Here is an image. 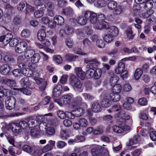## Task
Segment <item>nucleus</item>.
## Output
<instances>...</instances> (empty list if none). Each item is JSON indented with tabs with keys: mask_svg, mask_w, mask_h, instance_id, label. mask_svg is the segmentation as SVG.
Returning a JSON list of instances; mask_svg holds the SVG:
<instances>
[{
	"mask_svg": "<svg viewBox=\"0 0 156 156\" xmlns=\"http://www.w3.org/2000/svg\"><path fill=\"white\" fill-rule=\"evenodd\" d=\"M97 23L96 25V28L99 30L107 29L108 27V24L104 20L105 19V16L103 14H100L98 15Z\"/></svg>",
	"mask_w": 156,
	"mask_h": 156,
	"instance_id": "f257e3e1",
	"label": "nucleus"
},
{
	"mask_svg": "<svg viewBox=\"0 0 156 156\" xmlns=\"http://www.w3.org/2000/svg\"><path fill=\"white\" fill-rule=\"evenodd\" d=\"M102 71L99 69L94 70L93 69H89L86 71V74L87 77L90 78L93 77L95 79H99L101 76Z\"/></svg>",
	"mask_w": 156,
	"mask_h": 156,
	"instance_id": "f03ea898",
	"label": "nucleus"
},
{
	"mask_svg": "<svg viewBox=\"0 0 156 156\" xmlns=\"http://www.w3.org/2000/svg\"><path fill=\"white\" fill-rule=\"evenodd\" d=\"M70 84L75 90L82 92L83 90L82 83L79 79L74 76H72Z\"/></svg>",
	"mask_w": 156,
	"mask_h": 156,
	"instance_id": "7ed1b4c3",
	"label": "nucleus"
},
{
	"mask_svg": "<svg viewBox=\"0 0 156 156\" xmlns=\"http://www.w3.org/2000/svg\"><path fill=\"white\" fill-rule=\"evenodd\" d=\"M35 75V73H33V76L34 79L36 83L39 85H40L39 89L41 91H43L45 90L47 84V82L44 79L40 78V76L38 73H36Z\"/></svg>",
	"mask_w": 156,
	"mask_h": 156,
	"instance_id": "20e7f679",
	"label": "nucleus"
},
{
	"mask_svg": "<svg viewBox=\"0 0 156 156\" xmlns=\"http://www.w3.org/2000/svg\"><path fill=\"white\" fill-rule=\"evenodd\" d=\"M73 96L71 94H65L61 97L59 99L55 100V101L60 106L68 105L71 102Z\"/></svg>",
	"mask_w": 156,
	"mask_h": 156,
	"instance_id": "39448f33",
	"label": "nucleus"
},
{
	"mask_svg": "<svg viewBox=\"0 0 156 156\" xmlns=\"http://www.w3.org/2000/svg\"><path fill=\"white\" fill-rule=\"evenodd\" d=\"M28 41H23L18 43L15 48V51L19 54L25 52L28 46Z\"/></svg>",
	"mask_w": 156,
	"mask_h": 156,
	"instance_id": "423d86ee",
	"label": "nucleus"
},
{
	"mask_svg": "<svg viewBox=\"0 0 156 156\" xmlns=\"http://www.w3.org/2000/svg\"><path fill=\"white\" fill-rule=\"evenodd\" d=\"M84 16L91 23H95L96 25L97 23V15L95 13L91 11L87 10L84 12Z\"/></svg>",
	"mask_w": 156,
	"mask_h": 156,
	"instance_id": "0eeeda50",
	"label": "nucleus"
},
{
	"mask_svg": "<svg viewBox=\"0 0 156 156\" xmlns=\"http://www.w3.org/2000/svg\"><path fill=\"white\" fill-rule=\"evenodd\" d=\"M16 100L12 96L8 97L5 100V107L9 110H11L14 108Z\"/></svg>",
	"mask_w": 156,
	"mask_h": 156,
	"instance_id": "6e6552de",
	"label": "nucleus"
},
{
	"mask_svg": "<svg viewBox=\"0 0 156 156\" xmlns=\"http://www.w3.org/2000/svg\"><path fill=\"white\" fill-rule=\"evenodd\" d=\"M45 8L47 10L48 14V16L51 17L54 16L55 5L52 2H49L46 3V5L45 4L44 5V6L42 7V9L44 10Z\"/></svg>",
	"mask_w": 156,
	"mask_h": 156,
	"instance_id": "1a4fd4ad",
	"label": "nucleus"
},
{
	"mask_svg": "<svg viewBox=\"0 0 156 156\" xmlns=\"http://www.w3.org/2000/svg\"><path fill=\"white\" fill-rule=\"evenodd\" d=\"M84 62L86 63H87L86 67L89 69H93L94 68L96 69L99 64V62L95 59H91L86 58L85 59Z\"/></svg>",
	"mask_w": 156,
	"mask_h": 156,
	"instance_id": "9d476101",
	"label": "nucleus"
},
{
	"mask_svg": "<svg viewBox=\"0 0 156 156\" xmlns=\"http://www.w3.org/2000/svg\"><path fill=\"white\" fill-rule=\"evenodd\" d=\"M90 147L92 148L91 150L92 156H101V154L100 151V146L97 145H92Z\"/></svg>",
	"mask_w": 156,
	"mask_h": 156,
	"instance_id": "9b49d317",
	"label": "nucleus"
},
{
	"mask_svg": "<svg viewBox=\"0 0 156 156\" xmlns=\"http://www.w3.org/2000/svg\"><path fill=\"white\" fill-rule=\"evenodd\" d=\"M48 143L42 148V151L43 152L45 153L51 150L55 146V141L51 140L48 141Z\"/></svg>",
	"mask_w": 156,
	"mask_h": 156,
	"instance_id": "f8f14e48",
	"label": "nucleus"
},
{
	"mask_svg": "<svg viewBox=\"0 0 156 156\" xmlns=\"http://www.w3.org/2000/svg\"><path fill=\"white\" fill-rule=\"evenodd\" d=\"M12 37L13 36L11 33L7 34L0 37V41L2 43L4 46H5L9 43V41Z\"/></svg>",
	"mask_w": 156,
	"mask_h": 156,
	"instance_id": "ddd939ff",
	"label": "nucleus"
},
{
	"mask_svg": "<svg viewBox=\"0 0 156 156\" xmlns=\"http://www.w3.org/2000/svg\"><path fill=\"white\" fill-rule=\"evenodd\" d=\"M9 128L12 132L18 134L22 131V129L19 123L14 122L12 123L9 126Z\"/></svg>",
	"mask_w": 156,
	"mask_h": 156,
	"instance_id": "4468645a",
	"label": "nucleus"
},
{
	"mask_svg": "<svg viewBox=\"0 0 156 156\" xmlns=\"http://www.w3.org/2000/svg\"><path fill=\"white\" fill-rule=\"evenodd\" d=\"M62 90V86L60 84H58L55 87L53 91L54 97H57L59 96L61 94Z\"/></svg>",
	"mask_w": 156,
	"mask_h": 156,
	"instance_id": "2eb2a0df",
	"label": "nucleus"
},
{
	"mask_svg": "<svg viewBox=\"0 0 156 156\" xmlns=\"http://www.w3.org/2000/svg\"><path fill=\"white\" fill-rule=\"evenodd\" d=\"M111 105V101L108 95L106 96L101 102V105L103 108L109 107Z\"/></svg>",
	"mask_w": 156,
	"mask_h": 156,
	"instance_id": "dca6fc26",
	"label": "nucleus"
},
{
	"mask_svg": "<svg viewBox=\"0 0 156 156\" xmlns=\"http://www.w3.org/2000/svg\"><path fill=\"white\" fill-rule=\"evenodd\" d=\"M75 71L77 76L81 80H83L85 78V72L83 71L82 68L80 67L76 68L75 69Z\"/></svg>",
	"mask_w": 156,
	"mask_h": 156,
	"instance_id": "f3484780",
	"label": "nucleus"
},
{
	"mask_svg": "<svg viewBox=\"0 0 156 156\" xmlns=\"http://www.w3.org/2000/svg\"><path fill=\"white\" fill-rule=\"evenodd\" d=\"M91 109L94 112L98 113L101 112L102 108L99 103L94 102L91 105Z\"/></svg>",
	"mask_w": 156,
	"mask_h": 156,
	"instance_id": "a211bd4d",
	"label": "nucleus"
},
{
	"mask_svg": "<svg viewBox=\"0 0 156 156\" xmlns=\"http://www.w3.org/2000/svg\"><path fill=\"white\" fill-rule=\"evenodd\" d=\"M10 70L9 66L7 64L2 65L0 68V72L2 74H7L10 72Z\"/></svg>",
	"mask_w": 156,
	"mask_h": 156,
	"instance_id": "6ab92c4d",
	"label": "nucleus"
},
{
	"mask_svg": "<svg viewBox=\"0 0 156 156\" xmlns=\"http://www.w3.org/2000/svg\"><path fill=\"white\" fill-rule=\"evenodd\" d=\"M108 30V31L109 33V34H111L114 37L117 36L119 33V31L117 28L115 26H111L106 29Z\"/></svg>",
	"mask_w": 156,
	"mask_h": 156,
	"instance_id": "aec40b11",
	"label": "nucleus"
},
{
	"mask_svg": "<svg viewBox=\"0 0 156 156\" xmlns=\"http://www.w3.org/2000/svg\"><path fill=\"white\" fill-rule=\"evenodd\" d=\"M125 65L122 62H119L117 67L115 69V72L117 74H119L124 70Z\"/></svg>",
	"mask_w": 156,
	"mask_h": 156,
	"instance_id": "412c9836",
	"label": "nucleus"
},
{
	"mask_svg": "<svg viewBox=\"0 0 156 156\" xmlns=\"http://www.w3.org/2000/svg\"><path fill=\"white\" fill-rule=\"evenodd\" d=\"M30 134L33 138H38L41 136V132L39 130L36 128L30 130Z\"/></svg>",
	"mask_w": 156,
	"mask_h": 156,
	"instance_id": "4be33fe9",
	"label": "nucleus"
},
{
	"mask_svg": "<svg viewBox=\"0 0 156 156\" xmlns=\"http://www.w3.org/2000/svg\"><path fill=\"white\" fill-rule=\"evenodd\" d=\"M18 66L19 68L21 69V75L23 74L26 76H27L28 75L29 70L25 68V64L23 63H19Z\"/></svg>",
	"mask_w": 156,
	"mask_h": 156,
	"instance_id": "5701e85b",
	"label": "nucleus"
},
{
	"mask_svg": "<svg viewBox=\"0 0 156 156\" xmlns=\"http://www.w3.org/2000/svg\"><path fill=\"white\" fill-rule=\"evenodd\" d=\"M3 80L4 83L10 87H14L16 86V82L14 80L6 78Z\"/></svg>",
	"mask_w": 156,
	"mask_h": 156,
	"instance_id": "b1692460",
	"label": "nucleus"
},
{
	"mask_svg": "<svg viewBox=\"0 0 156 156\" xmlns=\"http://www.w3.org/2000/svg\"><path fill=\"white\" fill-rule=\"evenodd\" d=\"M46 35V32L44 29L40 30L38 32L37 37L38 39L40 41L44 39Z\"/></svg>",
	"mask_w": 156,
	"mask_h": 156,
	"instance_id": "393cba45",
	"label": "nucleus"
},
{
	"mask_svg": "<svg viewBox=\"0 0 156 156\" xmlns=\"http://www.w3.org/2000/svg\"><path fill=\"white\" fill-rule=\"evenodd\" d=\"M110 100H112L114 102H117L120 99V96L118 94L111 93L108 95Z\"/></svg>",
	"mask_w": 156,
	"mask_h": 156,
	"instance_id": "a878e982",
	"label": "nucleus"
},
{
	"mask_svg": "<svg viewBox=\"0 0 156 156\" xmlns=\"http://www.w3.org/2000/svg\"><path fill=\"white\" fill-rule=\"evenodd\" d=\"M20 82L21 85L24 87H27L30 86V85L29 78L27 76H26L22 78Z\"/></svg>",
	"mask_w": 156,
	"mask_h": 156,
	"instance_id": "bb28decb",
	"label": "nucleus"
},
{
	"mask_svg": "<svg viewBox=\"0 0 156 156\" xmlns=\"http://www.w3.org/2000/svg\"><path fill=\"white\" fill-rule=\"evenodd\" d=\"M40 58V56L39 54L37 53H35L31 57V62L33 64H35L37 63L39 61Z\"/></svg>",
	"mask_w": 156,
	"mask_h": 156,
	"instance_id": "cd10ccee",
	"label": "nucleus"
},
{
	"mask_svg": "<svg viewBox=\"0 0 156 156\" xmlns=\"http://www.w3.org/2000/svg\"><path fill=\"white\" fill-rule=\"evenodd\" d=\"M65 57L66 60L69 62L74 61L78 58V56L73 55L72 54L69 53L66 54Z\"/></svg>",
	"mask_w": 156,
	"mask_h": 156,
	"instance_id": "c85d7f7f",
	"label": "nucleus"
},
{
	"mask_svg": "<svg viewBox=\"0 0 156 156\" xmlns=\"http://www.w3.org/2000/svg\"><path fill=\"white\" fill-rule=\"evenodd\" d=\"M56 23L59 25H62L64 23L63 18L61 16H56L54 19Z\"/></svg>",
	"mask_w": 156,
	"mask_h": 156,
	"instance_id": "c756f323",
	"label": "nucleus"
},
{
	"mask_svg": "<svg viewBox=\"0 0 156 156\" xmlns=\"http://www.w3.org/2000/svg\"><path fill=\"white\" fill-rule=\"evenodd\" d=\"M82 101V99L80 96H77L74 100L72 104V105L73 107L80 105Z\"/></svg>",
	"mask_w": 156,
	"mask_h": 156,
	"instance_id": "7c9ffc66",
	"label": "nucleus"
},
{
	"mask_svg": "<svg viewBox=\"0 0 156 156\" xmlns=\"http://www.w3.org/2000/svg\"><path fill=\"white\" fill-rule=\"evenodd\" d=\"M22 148L24 151L30 154L33 151L34 146L28 145H24L22 146Z\"/></svg>",
	"mask_w": 156,
	"mask_h": 156,
	"instance_id": "2f4dec72",
	"label": "nucleus"
},
{
	"mask_svg": "<svg viewBox=\"0 0 156 156\" xmlns=\"http://www.w3.org/2000/svg\"><path fill=\"white\" fill-rule=\"evenodd\" d=\"M143 8L146 10L149 9H151L153 7V3L150 0L146 1L144 4H142Z\"/></svg>",
	"mask_w": 156,
	"mask_h": 156,
	"instance_id": "473e14b6",
	"label": "nucleus"
},
{
	"mask_svg": "<svg viewBox=\"0 0 156 156\" xmlns=\"http://www.w3.org/2000/svg\"><path fill=\"white\" fill-rule=\"evenodd\" d=\"M87 19L84 15V16H80L77 18V20L78 23L81 25H84L87 22Z\"/></svg>",
	"mask_w": 156,
	"mask_h": 156,
	"instance_id": "72a5a7b5",
	"label": "nucleus"
},
{
	"mask_svg": "<svg viewBox=\"0 0 156 156\" xmlns=\"http://www.w3.org/2000/svg\"><path fill=\"white\" fill-rule=\"evenodd\" d=\"M122 90V87L121 85L117 84L113 86L112 89L113 93H119Z\"/></svg>",
	"mask_w": 156,
	"mask_h": 156,
	"instance_id": "f704fd0d",
	"label": "nucleus"
},
{
	"mask_svg": "<svg viewBox=\"0 0 156 156\" xmlns=\"http://www.w3.org/2000/svg\"><path fill=\"white\" fill-rule=\"evenodd\" d=\"M52 59L54 62L58 64L61 63L63 61L60 55H53Z\"/></svg>",
	"mask_w": 156,
	"mask_h": 156,
	"instance_id": "c9c22d12",
	"label": "nucleus"
},
{
	"mask_svg": "<svg viewBox=\"0 0 156 156\" xmlns=\"http://www.w3.org/2000/svg\"><path fill=\"white\" fill-rule=\"evenodd\" d=\"M143 73V71L140 68L136 69L135 71L134 75L135 79L138 80L142 75Z\"/></svg>",
	"mask_w": 156,
	"mask_h": 156,
	"instance_id": "e433bc0d",
	"label": "nucleus"
},
{
	"mask_svg": "<svg viewBox=\"0 0 156 156\" xmlns=\"http://www.w3.org/2000/svg\"><path fill=\"white\" fill-rule=\"evenodd\" d=\"M13 89L14 90H16V91H20L23 92L24 94L27 95H30L31 94V91L30 90L28 89L27 88H13Z\"/></svg>",
	"mask_w": 156,
	"mask_h": 156,
	"instance_id": "4c0bfd02",
	"label": "nucleus"
},
{
	"mask_svg": "<svg viewBox=\"0 0 156 156\" xmlns=\"http://www.w3.org/2000/svg\"><path fill=\"white\" fill-rule=\"evenodd\" d=\"M73 112H75L76 116L79 117L83 114L84 110L82 108H78L73 110Z\"/></svg>",
	"mask_w": 156,
	"mask_h": 156,
	"instance_id": "58836bf2",
	"label": "nucleus"
},
{
	"mask_svg": "<svg viewBox=\"0 0 156 156\" xmlns=\"http://www.w3.org/2000/svg\"><path fill=\"white\" fill-rule=\"evenodd\" d=\"M126 33L127 38L129 40H132L133 38L134 35L133 34V32L131 27L127 29L126 31Z\"/></svg>",
	"mask_w": 156,
	"mask_h": 156,
	"instance_id": "ea45409f",
	"label": "nucleus"
},
{
	"mask_svg": "<svg viewBox=\"0 0 156 156\" xmlns=\"http://www.w3.org/2000/svg\"><path fill=\"white\" fill-rule=\"evenodd\" d=\"M48 126L46 123L43 122H41L39 126V131L40 132L45 131Z\"/></svg>",
	"mask_w": 156,
	"mask_h": 156,
	"instance_id": "a19ab883",
	"label": "nucleus"
},
{
	"mask_svg": "<svg viewBox=\"0 0 156 156\" xmlns=\"http://www.w3.org/2000/svg\"><path fill=\"white\" fill-rule=\"evenodd\" d=\"M82 95L85 99L89 101L93 100L95 98V97L94 96L90 93H83L82 94Z\"/></svg>",
	"mask_w": 156,
	"mask_h": 156,
	"instance_id": "79ce46f5",
	"label": "nucleus"
},
{
	"mask_svg": "<svg viewBox=\"0 0 156 156\" xmlns=\"http://www.w3.org/2000/svg\"><path fill=\"white\" fill-rule=\"evenodd\" d=\"M103 127L102 126H98L96 129H94L93 134L94 135H98L102 134L103 133Z\"/></svg>",
	"mask_w": 156,
	"mask_h": 156,
	"instance_id": "37998d69",
	"label": "nucleus"
},
{
	"mask_svg": "<svg viewBox=\"0 0 156 156\" xmlns=\"http://www.w3.org/2000/svg\"><path fill=\"white\" fill-rule=\"evenodd\" d=\"M81 127H85L88 125V121L87 119L84 118H80L78 121Z\"/></svg>",
	"mask_w": 156,
	"mask_h": 156,
	"instance_id": "c03bdc74",
	"label": "nucleus"
},
{
	"mask_svg": "<svg viewBox=\"0 0 156 156\" xmlns=\"http://www.w3.org/2000/svg\"><path fill=\"white\" fill-rule=\"evenodd\" d=\"M117 3L115 1H112L109 2L108 4V8L110 10H113L117 7Z\"/></svg>",
	"mask_w": 156,
	"mask_h": 156,
	"instance_id": "a18cd8bd",
	"label": "nucleus"
},
{
	"mask_svg": "<svg viewBox=\"0 0 156 156\" xmlns=\"http://www.w3.org/2000/svg\"><path fill=\"white\" fill-rule=\"evenodd\" d=\"M64 30L66 34L68 35L72 34L74 31L73 27L69 26H66Z\"/></svg>",
	"mask_w": 156,
	"mask_h": 156,
	"instance_id": "49530a36",
	"label": "nucleus"
},
{
	"mask_svg": "<svg viewBox=\"0 0 156 156\" xmlns=\"http://www.w3.org/2000/svg\"><path fill=\"white\" fill-rule=\"evenodd\" d=\"M109 76L111 77L110 80L111 82L112 83H117L118 81V78H117V76H114V72L112 71L110 72L109 73Z\"/></svg>",
	"mask_w": 156,
	"mask_h": 156,
	"instance_id": "de8ad7c7",
	"label": "nucleus"
},
{
	"mask_svg": "<svg viewBox=\"0 0 156 156\" xmlns=\"http://www.w3.org/2000/svg\"><path fill=\"white\" fill-rule=\"evenodd\" d=\"M48 135L50 136L53 135L55 133V128L52 126L48 127L45 131Z\"/></svg>",
	"mask_w": 156,
	"mask_h": 156,
	"instance_id": "09e8293b",
	"label": "nucleus"
},
{
	"mask_svg": "<svg viewBox=\"0 0 156 156\" xmlns=\"http://www.w3.org/2000/svg\"><path fill=\"white\" fill-rule=\"evenodd\" d=\"M42 9V7L39 10L36 11L34 13L35 17L36 18H40L44 14V10Z\"/></svg>",
	"mask_w": 156,
	"mask_h": 156,
	"instance_id": "8fccbe9b",
	"label": "nucleus"
},
{
	"mask_svg": "<svg viewBox=\"0 0 156 156\" xmlns=\"http://www.w3.org/2000/svg\"><path fill=\"white\" fill-rule=\"evenodd\" d=\"M35 51L33 49H30L27 51L25 53L24 56L25 58L27 59L31 58L34 54Z\"/></svg>",
	"mask_w": 156,
	"mask_h": 156,
	"instance_id": "3c124183",
	"label": "nucleus"
},
{
	"mask_svg": "<svg viewBox=\"0 0 156 156\" xmlns=\"http://www.w3.org/2000/svg\"><path fill=\"white\" fill-rule=\"evenodd\" d=\"M96 45L99 48H102L105 47V43L102 39H98L96 41Z\"/></svg>",
	"mask_w": 156,
	"mask_h": 156,
	"instance_id": "603ef678",
	"label": "nucleus"
},
{
	"mask_svg": "<svg viewBox=\"0 0 156 156\" xmlns=\"http://www.w3.org/2000/svg\"><path fill=\"white\" fill-rule=\"evenodd\" d=\"M114 37L110 34L105 35L104 37L105 41L107 42H110L113 40Z\"/></svg>",
	"mask_w": 156,
	"mask_h": 156,
	"instance_id": "864d4df0",
	"label": "nucleus"
},
{
	"mask_svg": "<svg viewBox=\"0 0 156 156\" xmlns=\"http://www.w3.org/2000/svg\"><path fill=\"white\" fill-rule=\"evenodd\" d=\"M30 34V33L29 30L27 29L23 30L21 33V36L23 37H27Z\"/></svg>",
	"mask_w": 156,
	"mask_h": 156,
	"instance_id": "5fc2aeb1",
	"label": "nucleus"
},
{
	"mask_svg": "<svg viewBox=\"0 0 156 156\" xmlns=\"http://www.w3.org/2000/svg\"><path fill=\"white\" fill-rule=\"evenodd\" d=\"M107 4L106 2L104 0H98L96 4V6L99 8L104 7Z\"/></svg>",
	"mask_w": 156,
	"mask_h": 156,
	"instance_id": "6e6d98bb",
	"label": "nucleus"
},
{
	"mask_svg": "<svg viewBox=\"0 0 156 156\" xmlns=\"http://www.w3.org/2000/svg\"><path fill=\"white\" fill-rule=\"evenodd\" d=\"M77 37L79 39H82L84 37V34L81 29H77L76 30Z\"/></svg>",
	"mask_w": 156,
	"mask_h": 156,
	"instance_id": "4d7b16f0",
	"label": "nucleus"
},
{
	"mask_svg": "<svg viewBox=\"0 0 156 156\" xmlns=\"http://www.w3.org/2000/svg\"><path fill=\"white\" fill-rule=\"evenodd\" d=\"M73 51L75 54L81 55H85L87 54L83 51L81 48L78 47L75 48L73 49Z\"/></svg>",
	"mask_w": 156,
	"mask_h": 156,
	"instance_id": "13d9d810",
	"label": "nucleus"
},
{
	"mask_svg": "<svg viewBox=\"0 0 156 156\" xmlns=\"http://www.w3.org/2000/svg\"><path fill=\"white\" fill-rule=\"evenodd\" d=\"M67 145V144L65 142L59 140L56 143V146L59 149H62Z\"/></svg>",
	"mask_w": 156,
	"mask_h": 156,
	"instance_id": "bf43d9fd",
	"label": "nucleus"
},
{
	"mask_svg": "<svg viewBox=\"0 0 156 156\" xmlns=\"http://www.w3.org/2000/svg\"><path fill=\"white\" fill-rule=\"evenodd\" d=\"M18 41L17 39L12 37L10 39L9 43L11 47H13L15 45H16Z\"/></svg>",
	"mask_w": 156,
	"mask_h": 156,
	"instance_id": "052dcab7",
	"label": "nucleus"
},
{
	"mask_svg": "<svg viewBox=\"0 0 156 156\" xmlns=\"http://www.w3.org/2000/svg\"><path fill=\"white\" fill-rule=\"evenodd\" d=\"M19 125L20 126L22 129H26L28 128L27 122L24 121H20L19 123Z\"/></svg>",
	"mask_w": 156,
	"mask_h": 156,
	"instance_id": "680f3d73",
	"label": "nucleus"
},
{
	"mask_svg": "<svg viewBox=\"0 0 156 156\" xmlns=\"http://www.w3.org/2000/svg\"><path fill=\"white\" fill-rule=\"evenodd\" d=\"M13 22L15 25L20 24L21 22V20L20 18L18 16H16L14 17L13 20Z\"/></svg>",
	"mask_w": 156,
	"mask_h": 156,
	"instance_id": "e2e57ef3",
	"label": "nucleus"
},
{
	"mask_svg": "<svg viewBox=\"0 0 156 156\" xmlns=\"http://www.w3.org/2000/svg\"><path fill=\"white\" fill-rule=\"evenodd\" d=\"M142 4L140 5L136 3L133 6V9L134 12H136L140 10L141 8H143Z\"/></svg>",
	"mask_w": 156,
	"mask_h": 156,
	"instance_id": "0e129e2a",
	"label": "nucleus"
},
{
	"mask_svg": "<svg viewBox=\"0 0 156 156\" xmlns=\"http://www.w3.org/2000/svg\"><path fill=\"white\" fill-rule=\"evenodd\" d=\"M60 136L62 140H66L68 137V135L65 130H62L60 132Z\"/></svg>",
	"mask_w": 156,
	"mask_h": 156,
	"instance_id": "69168bd1",
	"label": "nucleus"
},
{
	"mask_svg": "<svg viewBox=\"0 0 156 156\" xmlns=\"http://www.w3.org/2000/svg\"><path fill=\"white\" fill-rule=\"evenodd\" d=\"M114 9V13L116 15H119L122 12V8L121 6L118 5L117 6V5Z\"/></svg>",
	"mask_w": 156,
	"mask_h": 156,
	"instance_id": "338daca9",
	"label": "nucleus"
},
{
	"mask_svg": "<svg viewBox=\"0 0 156 156\" xmlns=\"http://www.w3.org/2000/svg\"><path fill=\"white\" fill-rule=\"evenodd\" d=\"M138 104L144 106L147 104V101L146 98H143L139 99Z\"/></svg>",
	"mask_w": 156,
	"mask_h": 156,
	"instance_id": "774afa93",
	"label": "nucleus"
}]
</instances>
